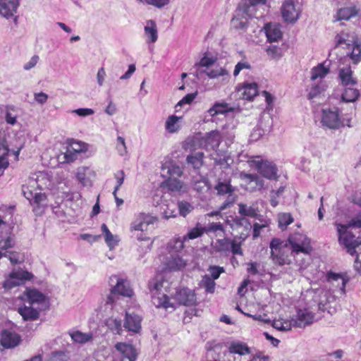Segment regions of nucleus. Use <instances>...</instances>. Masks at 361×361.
Masks as SVG:
<instances>
[{
    "instance_id": "1a4fd4ad",
    "label": "nucleus",
    "mask_w": 361,
    "mask_h": 361,
    "mask_svg": "<svg viewBox=\"0 0 361 361\" xmlns=\"http://www.w3.org/2000/svg\"><path fill=\"white\" fill-rule=\"evenodd\" d=\"M322 123L331 129L338 128L342 125L338 111L330 109L323 110Z\"/></svg>"
},
{
    "instance_id": "cd10ccee",
    "label": "nucleus",
    "mask_w": 361,
    "mask_h": 361,
    "mask_svg": "<svg viewBox=\"0 0 361 361\" xmlns=\"http://www.w3.org/2000/svg\"><path fill=\"white\" fill-rule=\"evenodd\" d=\"M202 145V137L201 134L199 133L195 135L188 137L183 143V147L185 149L195 151L197 149L201 148Z\"/></svg>"
},
{
    "instance_id": "6ab92c4d",
    "label": "nucleus",
    "mask_w": 361,
    "mask_h": 361,
    "mask_svg": "<svg viewBox=\"0 0 361 361\" xmlns=\"http://www.w3.org/2000/svg\"><path fill=\"white\" fill-rule=\"evenodd\" d=\"M328 281L335 288L334 292H338L341 295L345 294L347 280L340 274L331 273L328 275Z\"/></svg>"
},
{
    "instance_id": "052dcab7",
    "label": "nucleus",
    "mask_w": 361,
    "mask_h": 361,
    "mask_svg": "<svg viewBox=\"0 0 361 361\" xmlns=\"http://www.w3.org/2000/svg\"><path fill=\"white\" fill-rule=\"evenodd\" d=\"M178 209L180 214L185 217L192 210L193 207L188 202L181 201L178 202Z\"/></svg>"
},
{
    "instance_id": "c756f323",
    "label": "nucleus",
    "mask_w": 361,
    "mask_h": 361,
    "mask_svg": "<svg viewBox=\"0 0 361 361\" xmlns=\"http://www.w3.org/2000/svg\"><path fill=\"white\" fill-rule=\"evenodd\" d=\"M360 96V92L353 86L344 87L341 99L344 102H354Z\"/></svg>"
},
{
    "instance_id": "3c124183",
    "label": "nucleus",
    "mask_w": 361,
    "mask_h": 361,
    "mask_svg": "<svg viewBox=\"0 0 361 361\" xmlns=\"http://www.w3.org/2000/svg\"><path fill=\"white\" fill-rule=\"evenodd\" d=\"M167 169V174L169 178H178L182 176L183 171L180 166L177 165H170L169 166H163L162 171H164Z\"/></svg>"
},
{
    "instance_id": "39448f33",
    "label": "nucleus",
    "mask_w": 361,
    "mask_h": 361,
    "mask_svg": "<svg viewBox=\"0 0 361 361\" xmlns=\"http://www.w3.org/2000/svg\"><path fill=\"white\" fill-rule=\"evenodd\" d=\"M247 163L251 168L256 169L265 178L269 180L277 179L278 169L273 162L256 156L250 157Z\"/></svg>"
},
{
    "instance_id": "f704fd0d",
    "label": "nucleus",
    "mask_w": 361,
    "mask_h": 361,
    "mask_svg": "<svg viewBox=\"0 0 361 361\" xmlns=\"http://www.w3.org/2000/svg\"><path fill=\"white\" fill-rule=\"evenodd\" d=\"M72 340L78 343H85L92 341L93 335L92 333L85 334L80 331H75L69 333Z\"/></svg>"
},
{
    "instance_id": "c9c22d12",
    "label": "nucleus",
    "mask_w": 361,
    "mask_h": 361,
    "mask_svg": "<svg viewBox=\"0 0 361 361\" xmlns=\"http://www.w3.org/2000/svg\"><path fill=\"white\" fill-rule=\"evenodd\" d=\"M204 233H213L220 238L224 237L225 235L223 225L220 222H212L209 224L207 227L204 226Z\"/></svg>"
},
{
    "instance_id": "603ef678",
    "label": "nucleus",
    "mask_w": 361,
    "mask_h": 361,
    "mask_svg": "<svg viewBox=\"0 0 361 361\" xmlns=\"http://www.w3.org/2000/svg\"><path fill=\"white\" fill-rule=\"evenodd\" d=\"M278 221L279 226L281 229H285L287 226L293 221V218L290 213H281L279 214Z\"/></svg>"
},
{
    "instance_id": "a19ab883",
    "label": "nucleus",
    "mask_w": 361,
    "mask_h": 361,
    "mask_svg": "<svg viewBox=\"0 0 361 361\" xmlns=\"http://www.w3.org/2000/svg\"><path fill=\"white\" fill-rule=\"evenodd\" d=\"M231 241L228 238H223L212 243V246L217 252L228 251L231 247Z\"/></svg>"
},
{
    "instance_id": "dca6fc26",
    "label": "nucleus",
    "mask_w": 361,
    "mask_h": 361,
    "mask_svg": "<svg viewBox=\"0 0 361 361\" xmlns=\"http://www.w3.org/2000/svg\"><path fill=\"white\" fill-rule=\"evenodd\" d=\"M164 269L168 271H177L183 269L186 262L178 255H171L164 264Z\"/></svg>"
},
{
    "instance_id": "69168bd1",
    "label": "nucleus",
    "mask_w": 361,
    "mask_h": 361,
    "mask_svg": "<svg viewBox=\"0 0 361 361\" xmlns=\"http://www.w3.org/2000/svg\"><path fill=\"white\" fill-rule=\"evenodd\" d=\"M251 66L250 64L247 61H240L238 62L235 66L233 71V75L236 77L242 70L243 69H250Z\"/></svg>"
},
{
    "instance_id": "a878e982",
    "label": "nucleus",
    "mask_w": 361,
    "mask_h": 361,
    "mask_svg": "<svg viewBox=\"0 0 361 361\" xmlns=\"http://www.w3.org/2000/svg\"><path fill=\"white\" fill-rule=\"evenodd\" d=\"M338 76L343 87L354 86L357 84V80L353 77V71L350 66L340 69Z\"/></svg>"
},
{
    "instance_id": "aec40b11",
    "label": "nucleus",
    "mask_w": 361,
    "mask_h": 361,
    "mask_svg": "<svg viewBox=\"0 0 361 361\" xmlns=\"http://www.w3.org/2000/svg\"><path fill=\"white\" fill-rule=\"evenodd\" d=\"M264 29L269 42H276L282 37L280 25L277 23H269L264 25Z\"/></svg>"
},
{
    "instance_id": "b1692460",
    "label": "nucleus",
    "mask_w": 361,
    "mask_h": 361,
    "mask_svg": "<svg viewBox=\"0 0 361 361\" xmlns=\"http://www.w3.org/2000/svg\"><path fill=\"white\" fill-rule=\"evenodd\" d=\"M267 0H247L239 6L238 14L245 13L249 17H252L255 12V6L264 4Z\"/></svg>"
},
{
    "instance_id": "a18cd8bd",
    "label": "nucleus",
    "mask_w": 361,
    "mask_h": 361,
    "mask_svg": "<svg viewBox=\"0 0 361 361\" xmlns=\"http://www.w3.org/2000/svg\"><path fill=\"white\" fill-rule=\"evenodd\" d=\"M168 188L171 191H185V185L183 182L176 178H168L165 181Z\"/></svg>"
},
{
    "instance_id": "0e129e2a",
    "label": "nucleus",
    "mask_w": 361,
    "mask_h": 361,
    "mask_svg": "<svg viewBox=\"0 0 361 361\" xmlns=\"http://www.w3.org/2000/svg\"><path fill=\"white\" fill-rule=\"evenodd\" d=\"M217 60V54L204 52V68L211 67Z\"/></svg>"
},
{
    "instance_id": "13d9d810",
    "label": "nucleus",
    "mask_w": 361,
    "mask_h": 361,
    "mask_svg": "<svg viewBox=\"0 0 361 361\" xmlns=\"http://www.w3.org/2000/svg\"><path fill=\"white\" fill-rule=\"evenodd\" d=\"M4 256L8 257L13 264L20 263L23 261L21 255L17 252L6 251Z\"/></svg>"
},
{
    "instance_id": "338daca9",
    "label": "nucleus",
    "mask_w": 361,
    "mask_h": 361,
    "mask_svg": "<svg viewBox=\"0 0 361 361\" xmlns=\"http://www.w3.org/2000/svg\"><path fill=\"white\" fill-rule=\"evenodd\" d=\"M203 233V228L196 227L191 229L187 234V235L184 238L185 239L188 238V239H195Z\"/></svg>"
},
{
    "instance_id": "72a5a7b5",
    "label": "nucleus",
    "mask_w": 361,
    "mask_h": 361,
    "mask_svg": "<svg viewBox=\"0 0 361 361\" xmlns=\"http://www.w3.org/2000/svg\"><path fill=\"white\" fill-rule=\"evenodd\" d=\"M329 72L328 67L324 66V63H320L317 66L313 68L311 71V80L312 81L321 80Z\"/></svg>"
},
{
    "instance_id": "5fc2aeb1",
    "label": "nucleus",
    "mask_w": 361,
    "mask_h": 361,
    "mask_svg": "<svg viewBox=\"0 0 361 361\" xmlns=\"http://www.w3.org/2000/svg\"><path fill=\"white\" fill-rule=\"evenodd\" d=\"M207 271L208 274H207V276L210 277L211 279L215 281L216 279H219L222 273L225 272V269L223 267L209 266L207 269Z\"/></svg>"
},
{
    "instance_id": "f8f14e48",
    "label": "nucleus",
    "mask_w": 361,
    "mask_h": 361,
    "mask_svg": "<svg viewBox=\"0 0 361 361\" xmlns=\"http://www.w3.org/2000/svg\"><path fill=\"white\" fill-rule=\"evenodd\" d=\"M115 348L121 353L122 361H135L137 357L135 348L126 343H117Z\"/></svg>"
},
{
    "instance_id": "f3484780",
    "label": "nucleus",
    "mask_w": 361,
    "mask_h": 361,
    "mask_svg": "<svg viewBox=\"0 0 361 361\" xmlns=\"http://www.w3.org/2000/svg\"><path fill=\"white\" fill-rule=\"evenodd\" d=\"M204 74H206L211 79L221 78V81L224 82H228L230 79L228 71L226 69L219 66H211L204 68Z\"/></svg>"
},
{
    "instance_id": "473e14b6",
    "label": "nucleus",
    "mask_w": 361,
    "mask_h": 361,
    "mask_svg": "<svg viewBox=\"0 0 361 361\" xmlns=\"http://www.w3.org/2000/svg\"><path fill=\"white\" fill-rule=\"evenodd\" d=\"M239 8L236 11L235 16L231 20L232 25L235 29H245L247 26V18H250L245 13H240L238 14Z\"/></svg>"
},
{
    "instance_id": "0eeeda50",
    "label": "nucleus",
    "mask_w": 361,
    "mask_h": 361,
    "mask_svg": "<svg viewBox=\"0 0 361 361\" xmlns=\"http://www.w3.org/2000/svg\"><path fill=\"white\" fill-rule=\"evenodd\" d=\"M34 276L32 273L21 269L13 270L9 274L8 279L3 283V288L9 290L16 286L23 285L27 281H30Z\"/></svg>"
},
{
    "instance_id": "4468645a",
    "label": "nucleus",
    "mask_w": 361,
    "mask_h": 361,
    "mask_svg": "<svg viewBox=\"0 0 361 361\" xmlns=\"http://www.w3.org/2000/svg\"><path fill=\"white\" fill-rule=\"evenodd\" d=\"M174 299L178 305L188 306L195 302V295L190 290L183 288L176 291Z\"/></svg>"
},
{
    "instance_id": "9d476101",
    "label": "nucleus",
    "mask_w": 361,
    "mask_h": 361,
    "mask_svg": "<svg viewBox=\"0 0 361 361\" xmlns=\"http://www.w3.org/2000/svg\"><path fill=\"white\" fill-rule=\"evenodd\" d=\"M21 342V337L15 331L4 329L0 336V343L6 348H13L18 346Z\"/></svg>"
},
{
    "instance_id": "bf43d9fd",
    "label": "nucleus",
    "mask_w": 361,
    "mask_h": 361,
    "mask_svg": "<svg viewBox=\"0 0 361 361\" xmlns=\"http://www.w3.org/2000/svg\"><path fill=\"white\" fill-rule=\"evenodd\" d=\"M266 51L267 55L273 59H279L281 56V49L275 45L269 46Z\"/></svg>"
},
{
    "instance_id": "412c9836",
    "label": "nucleus",
    "mask_w": 361,
    "mask_h": 361,
    "mask_svg": "<svg viewBox=\"0 0 361 361\" xmlns=\"http://www.w3.org/2000/svg\"><path fill=\"white\" fill-rule=\"evenodd\" d=\"M221 142V135L218 130H212L204 137V148L216 150Z\"/></svg>"
},
{
    "instance_id": "9b49d317",
    "label": "nucleus",
    "mask_w": 361,
    "mask_h": 361,
    "mask_svg": "<svg viewBox=\"0 0 361 361\" xmlns=\"http://www.w3.org/2000/svg\"><path fill=\"white\" fill-rule=\"evenodd\" d=\"M282 16L286 22L295 23L300 15L296 9L294 2L292 0L286 1L281 7Z\"/></svg>"
},
{
    "instance_id": "7ed1b4c3",
    "label": "nucleus",
    "mask_w": 361,
    "mask_h": 361,
    "mask_svg": "<svg viewBox=\"0 0 361 361\" xmlns=\"http://www.w3.org/2000/svg\"><path fill=\"white\" fill-rule=\"evenodd\" d=\"M270 248L273 262L279 265L289 264L291 255L295 254L287 241H282L279 238L272 239Z\"/></svg>"
},
{
    "instance_id": "49530a36",
    "label": "nucleus",
    "mask_w": 361,
    "mask_h": 361,
    "mask_svg": "<svg viewBox=\"0 0 361 361\" xmlns=\"http://www.w3.org/2000/svg\"><path fill=\"white\" fill-rule=\"evenodd\" d=\"M187 160L194 169H200L203 165V153L198 152L195 155L188 156Z\"/></svg>"
},
{
    "instance_id": "5701e85b",
    "label": "nucleus",
    "mask_w": 361,
    "mask_h": 361,
    "mask_svg": "<svg viewBox=\"0 0 361 361\" xmlns=\"http://www.w3.org/2000/svg\"><path fill=\"white\" fill-rule=\"evenodd\" d=\"M336 46L345 44L348 48L351 47V44L356 43L359 39L354 32L342 31L336 36Z\"/></svg>"
},
{
    "instance_id": "7c9ffc66",
    "label": "nucleus",
    "mask_w": 361,
    "mask_h": 361,
    "mask_svg": "<svg viewBox=\"0 0 361 361\" xmlns=\"http://www.w3.org/2000/svg\"><path fill=\"white\" fill-rule=\"evenodd\" d=\"M228 352L231 354L245 355L250 353L249 347L242 342H232L228 347Z\"/></svg>"
},
{
    "instance_id": "423d86ee",
    "label": "nucleus",
    "mask_w": 361,
    "mask_h": 361,
    "mask_svg": "<svg viewBox=\"0 0 361 361\" xmlns=\"http://www.w3.org/2000/svg\"><path fill=\"white\" fill-rule=\"evenodd\" d=\"M287 243L295 254L302 253L306 255L312 252L310 240L302 233H295L288 237Z\"/></svg>"
},
{
    "instance_id": "20e7f679",
    "label": "nucleus",
    "mask_w": 361,
    "mask_h": 361,
    "mask_svg": "<svg viewBox=\"0 0 361 361\" xmlns=\"http://www.w3.org/2000/svg\"><path fill=\"white\" fill-rule=\"evenodd\" d=\"M157 221V218L149 214L140 213L137 215L134 221L130 224L131 231H140L137 235V238L140 241H148L150 240L148 232V226Z\"/></svg>"
},
{
    "instance_id": "ddd939ff",
    "label": "nucleus",
    "mask_w": 361,
    "mask_h": 361,
    "mask_svg": "<svg viewBox=\"0 0 361 361\" xmlns=\"http://www.w3.org/2000/svg\"><path fill=\"white\" fill-rule=\"evenodd\" d=\"M142 317L135 313H126L124 327L129 331L139 333L141 330Z\"/></svg>"
},
{
    "instance_id": "f257e3e1",
    "label": "nucleus",
    "mask_w": 361,
    "mask_h": 361,
    "mask_svg": "<svg viewBox=\"0 0 361 361\" xmlns=\"http://www.w3.org/2000/svg\"><path fill=\"white\" fill-rule=\"evenodd\" d=\"M338 233V241L340 244L343 245L346 251L350 255H355L357 252V250H360L361 240L355 238V235L350 231L352 227H361L360 220H353L348 225L341 224H335Z\"/></svg>"
},
{
    "instance_id": "4c0bfd02",
    "label": "nucleus",
    "mask_w": 361,
    "mask_h": 361,
    "mask_svg": "<svg viewBox=\"0 0 361 361\" xmlns=\"http://www.w3.org/2000/svg\"><path fill=\"white\" fill-rule=\"evenodd\" d=\"M145 35L148 38L149 42H155L157 40V29L154 21L148 20L145 27Z\"/></svg>"
},
{
    "instance_id": "4d7b16f0",
    "label": "nucleus",
    "mask_w": 361,
    "mask_h": 361,
    "mask_svg": "<svg viewBox=\"0 0 361 361\" xmlns=\"http://www.w3.org/2000/svg\"><path fill=\"white\" fill-rule=\"evenodd\" d=\"M125 177H126V174L123 170L118 171L114 173V178L116 180V184L114 187V190L113 192L114 196H116V193H117V191L120 189V188L123 185L124 180H125Z\"/></svg>"
},
{
    "instance_id": "8fccbe9b",
    "label": "nucleus",
    "mask_w": 361,
    "mask_h": 361,
    "mask_svg": "<svg viewBox=\"0 0 361 361\" xmlns=\"http://www.w3.org/2000/svg\"><path fill=\"white\" fill-rule=\"evenodd\" d=\"M109 329L115 334L121 335L123 332L121 320L120 319H109L107 322Z\"/></svg>"
},
{
    "instance_id": "774afa93",
    "label": "nucleus",
    "mask_w": 361,
    "mask_h": 361,
    "mask_svg": "<svg viewBox=\"0 0 361 361\" xmlns=\"http://www.w3.org/2000/svg\"><path fill=\"white\" fill-rule=\"evenodd\" d=\"M49 361H67V357L63 352L56 351L52 353Z\"/></svg>"
},
{
    "instance_id": "680f3d73",
    "label": "nucleus",
    "mask_w": 361,
    "mask_h": 361,
    "mask_svg": "<svg viewBox=\"0 0 361 361\" xmlns=\"http://www.w3.org/2000/svg\"><path fill=\"white\" fill-rule=\"evenodd\" d=\"M78 153L68 147L66 152L63 154V162L68 164L74 162L78 159Z\"/></svg>"
},
{
    "instance_id": "864d4df0",
    "label": "nucleus",
    "mask_w": 361,
    "mask_h": 361,
    "mask_svg": "<svg viewBox=\"0 0 361 361\" xmlns=\"http://www.w3.org/2000/svg\"><path fill=\"white\" fill-rule=\"evenodd\" d=\"M2 146L4 147V152L0 155V176L3 175L5 169H6L9 165V162L7 159L8 148L4 144H2Z\"/></svg>"
},
{
    "instance_id": "2f4dec72",
    "label": "nucleus",
    "mask_w": 361,
    "mask_h": 361,
    "mask_svg": "<svg viewBox=\"0 0 361 361\" xmlns=\"http://www.w3.org/2000/svg\"><path fill=\"white\" fill-rule=\"evenodd\" d=\"M358 9L355 7H345L339 9L336 14L338 20H348L350 18L354 17L358 14Z\"/></svg>"
},
{
    "instance_id": "09e8293b",
    "label": "nucleus",
    "mask_w": 361,
    "mask_h": 361,
    "mask_svg": "<svg viewBox=\"0 0 361 361\" xmlns=\"http://www.w3.org/2000/svg\"><path fill=\"white\" fill-rule=\"evenodd\" d=\"M238 212L242 216L255 217L257 214V211L253 206H247L245 204L240 203L238 204Z\"/></svg>"
},
{
    "instance_id": "a211bd4d",
    "label": "nucleus",
    "mask_w": 361,
    "mask_h": 361,
    "mask_svg": "<svg viewBox=\"0 0 361 361\" xmlns=\"http://www.w3.org/2000/svg\"><path fill=\"white\" fill-rule=\"evenodd\" d=\"M295 317L296 318L293 320V323L294 322L295 325L300 328L305 327L307 325L312 324L314 319V314L306 309L299 310Z\"/></svg>"
},
{
    "instance_id": "37998d69",
    "label": "nucleus",
    "mask_w": 361,
    "mask_h": 361,
    "mask_svg": "<svg viewBox=\"0 0 361 361\" xmlns=\"http://www.w3.org/2000/svg\"><path fill=\"white\" fill-rule=\"evenodd\" d=\"M352 51L348 54L354 63H357L361 61V42L357 40L356 43L351 44Z\"/></svg>"
},
{
    "instance_id": "58836bf2",
    "label": "nucleus",
    "mask_w": 361,
    "mask_h": 361,
    "mask_svg": "<svg viewBox=\"0 0 361 361\" xmlns=\"http://www.w3.org/2000/svg\"><path fill=\"white\" fill-rule=\"evenodd\" d=\"M67 144L68 148L78 154L85 152L88 149L87 144L82 141L75 140L73 138L67 140Z\"/></svg>"
},
{
    "instance_id": "e2e57ef3",
    "label": "nucleus",
    "mask_w": 361,
    "mask_h": 361,
    "mask_svg": "<svg viewBox=\"0 0 361 361\" xmlns=\"http://www.w3.org/2000/svg\"><path fill=\"white\" fill-rule=\"evenodd\" d=\"M216 283L207 275H204V290L209 293H214L215 290Z\"/></svg>"
},
{
    "instance_id": "f03ea898",
    "label": "nucleus",
    "mask_w": 361,
    "mask_h": 361,
    "mask_svg": "<svg viewBox=\"0 0 361 361\" xmlns=\"http://www.w3.org/2000/svg\"><path fill=\"white\" fill-rule=\"evenodd\" d=\"M167 281L161 275H156L148 282V289L151 294L153 302L157 307L164 309L175 308V305L170 301L169 297L162 291L164 284Z\"/></svg>"
},
{
    "instance_id": "6e6d98bb",
    "label": "nucleus",
    "mask_w": 361,
    "mask_h": 361,
    "mask_svg": "<svg viewBox=\"0 0 361 361\" xmlns=\"http://www.w3.org/2000/svg\"><path fill=\"white\" fill-rule=\"evenodd\" d=\"M219 195H226L233 192V188L229 183L219 182L214 187Z\"/></svg>"
},
{
    "instance_id": "2eb2a0df",
    "label": "nucleus",
    "mask_w": 361,
    "mask_h": 361,
    "mask_svg": "<svg viewBox=\"0 0 361 361\" xmlns=\"http://www.w3.org/2000/svg\"><path fill=\"white\" fill-rule=\"evenodd\" d=\"M111 293H116L124 297H132L133 290L129 281L123 279H118L116 284L111 288Z\"/></svg>"
},
{
    "instance_id": "e433bc0d",
    "label": "nucleus",
    "mask_w": 361,
    "mask_h": 361,
    "mask_svg": "<svg viewBox=\"0 0 361 361\" xmlns=\"http://www.w3.org/2000/svg\"><path fill=\"white\" fill-rule=\"evenodd\" d=\"M26 295L30 305L35 303H42L45 300L44 295L36 289L27 290Z\"/></svg>"
},
{
    "instance_id": "79ce46f5",
    "label": "nucleus",
    "mask_w": 361,
    "mask_h": 361,
    "mask_svg": "<svg viewBox=\"0 0 361 361\" xmlns=\"http://www.w3.org/2000/svg\"><path fill=\"white\" fill-rule=\"evenodd\" d=\"M180 118L181 117H178L176 115L169 116L165 123L166 130L170 133L177 132L179 129L178 121Z\"/></svg>"
},
{
    "instance_id": "bb28decb",
    "label": "nucleus",
    "mask_w": 361,
    "mask_h": 361,
    "mask_svg": "<svg viewBox=\"0 0 361 361\" xmlns=\"http://www.w3.org/2000/svg\"><path fill=\"white\" fill-rule=\"evenodd\" d=\"M241 92L243 99L252 100L258 92V86L256 82L245 83L239 90Z\"/></svg>"
},
{
    "instance_id": "4be33fe9",
    "label": "nucleus",
    "mask_w": 361,
    "mask_h": 361,
    "mask_svg": "<svg viewBox=\"0 0 361 361\" xmlns=\"http://www.w3.org/2000/svg\"><path fill=\"white\" fill-rule=\"evenodd\" d=\"M212 157L214 164L221 168H228L233 162L231 153L227 151H216L215 154H212Z\"/></svg>"
},
{
    "instance_id": "6e6552de",
    "label": "nucleus",
    "mask_w": 361,
    "mask_h": 361,
    "mask_svg": "<svg viewBox=\"0 0 361 361\" xmlns=\"http://www.w3.org/2000/svg\"><path fill=\"white\" fill-rule=\"evenodd\" d=\"M240 178L245 182V189L250 192L260 190L264 187V180L257 174L241 172Z\"/></svg>"
},
{
    "instance_id": "c03bdc74",
    "label": "nucleus",
    "mask_w": 361,
    "mask_h": 361,
    "mask_svg": "<svg viewBox=\"0 0 361 361\" xmlns=\"http://www.w3.org/2000/svg\"><path fill=\"white\" fill-rule=\"evenodd\" d=\"M272 326L277 330L281 331H290L292 328L293 320L279 319L273 322Z\"/></svg>"
},
{
    "instance_id": "de8ad7c7",
    "label": "nucleus",
    "mask_w": 361,
    "mask_h": 361,
    "mask_svg": "<svg viewBox=\"0 0 361 361\" xmlns=\"http://www.w3.org/2000/svg\"><path fill=\"white\" fill-rule=\"evenodd\" d=\"M325 90V85L322 83H319L312 85L310 88V92L307 94L309 99H314L315 98L320 97L321 94Z\"/></svg>"
},
{
    "instance_id": "ea45409f",
    "label": "nucleus",
    "mask_w": 361,
    "mask_h": 361,
    "mask_svg": "<svg viewBox=\"0 0 361 361\" xmlns=\"http://www.w3.org/2000/svg\"><path fill=\"white\" fill-rule=\"evenodd\" d=\"M233 109L229 107L226 103H216L211 109L208 110V113L211 116L221 114H224L227 112L233 111Z\"/></svg>"
},
{
    "instance_id": "c85d7f7f",
    "label": "nucleus",
    "mask_w": 361,
    "mask_h": 361,
    "mask_svg": "<svg viewBox=\"0 0 361 361\" xmlns=\"http://www.w3.org/2000/svg\"><path fill=\"white\" fill-rule=\"evenodd\" d=\"M18 312L25 321L36 320L39 317V312L31 306L23 305L19 307Z\"/></svg>"
},
{
    "instance_id": "393cba45",
    "label": "nucleus",
    "mask_w": 361,
    "mask_h": 361,
    "mask_svg": "<svg viewBox=\"0 0 361 361\" xmlns=\"http://www.w3.org/2000/svg\"><path fill=\"white\" fill-rule=\"evenodd\" d=\"M18 2L15 0H0V14L6 18L13 16L16 13Z\"/></svg>"
}]
</instances>
